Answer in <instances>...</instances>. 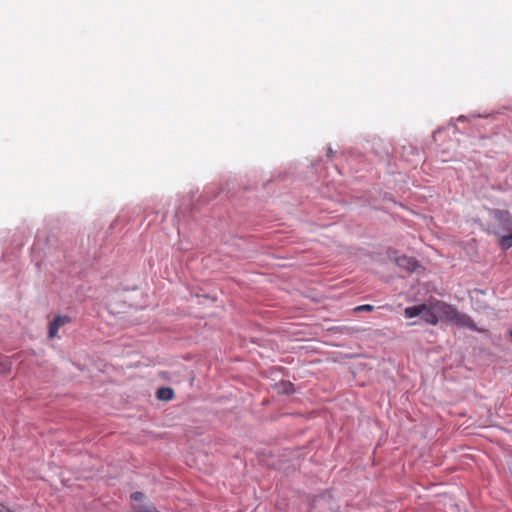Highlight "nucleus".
<instances>
[{"label":"nucleus","instance_id":"obj_11","mask_svg":"<svg viewBox=\"0 0 512 512\" xmlns=\"http://www.w3.org/2000/svg\"><path fill=\"white\" fill-rule=\"evenodd\" d=\"M0 512H2V511L0 510Z\"/></svg>","mask_w":512,"mask_h":512},{"label":"nucleus","instance_id":"obj_4","mask_svg":"<svg viewBox=\"0 0 512 512\" xmlns=\"http://www.w3.org/2000/svg\"><path fill=\"white\" fill-rule=\"evenodd\" d=\"M71 322V318L64 315H57L54 320L49 324L48 336L49 338L56 337L59 329Z\"/></svg>","mask_w":512,"mask_h":512},{"label":"nucleus","instance_id":"obj_3","mask_svg":"<svg viewBox=\"0 0 512 512\" xmlns=\"http://www.w3.org/2000/svg\"><path fill=\"white\" fill-rule=\"evenodd\" d=\"M404 315L406 318H414L420 316L421 319L429 325H437L439 318L434 310V300H430L426 304H420L405 308Z\"/></svg>","mask_w":512,"mask_h":512},{"label":"nucleus","instance_id":"obj_1","mask_svg":"<svg viewBox=\"0 0 512 512\" xmlns=\"http://www.w3.org/2000/svg\"><path fill=\"white\" fill-rule=\"evenodd\" d=\"M494 223L489 225L488 233L498 238L502 250L512 247V214L508 210L492 209L490 211Z\"/></svg>","mask_w":512,"mask_h":512},{"label":"nucleus","instance_id":"obj_5","mask_svg":"<svg viewBox=\"0 0 512 512\" xmlns=\"http://www.w3.org/2000/svg\"><path fill=\"white\" fill-rule=\"evenodd\" d=\"M156 396L159 400L169 401L174 397V391L169 387H161L157 390Z\"/></svg>","mask_w":512,"mask_h":512},{"label":"nucleus","instance_id":"obj_10","mask_svg":"<svg viewBox=\"0 0 512 512\" xmlns=\"http://www.w3.org/2000/svg\"><path fill=\"white\" fill-rule=\"evenodd\" d=\"M510 336L512 337V331L509 332Z\"/></svg>","mask_w":512,"mask_h":512},{"label":"nucleus","instance_id":"obj_2","mask_svg":"<svg viewBox=\"0 0 512 512\" xmlns=\"http://www.w3.org/2000/svg\"><path fill=\"white\" fill-rule=\"evenodd\" d=\"M434 310L437 312L439 321L454 324L458 327L468 328L473 331L484 332L477 328L470 316L460 312L455 306L441 300H434Z\"/></svg>","mask_w":512,"mask_h":512},{"label":"nucleus","instance_id":"obj_9","mask_svg":"<svg viewBox=\"0 0 512 512\" xmlns=\"http://www.w3.org/2000/svg\"><path fill=\"white\" fill-rule=\"evenodd\" d=\"M374 310V306L370 305V304H365V305H360V306H357L355 308V311L356 312H359V311H367V312H371Z\"/></svg>","mask_w":512,"mask_h":512},{"label":"nucleus","instance_id":"obj_7","mask_svg":"<svg viewBox=\"0 0 512 512\" xmlns=\"http://www.w3.org/2000/svg\"><path fill=\"white\" fill-rule=\"evenodd\" d=\"M11 371V362L0 354V374H8Z\"/></svg>","mask_w":512,"mask_h":512},{"label":"nucleus","instance_id":"obj_8","mask_svg":"<svg viewBox=\"0 0 512 512\" xmlns=\"http://www.w3.org/2000/svg\"><path fill=\"white\" fill-rule=\"evenodd\" d=\"M403 262L407 263V268L409 270H411V271H414L416 266H417V263H416L415 260L407 258V257H403V258L398 259V264L399 265H403Z\"/></svg>","mask_w":512,"mask_h":512},{"label":"nucleus","instance_id":"obj_6","mask_svg":"<svg viewBox=\"0 0 512 512\" xmlns=\"http://www.w3.org/2000/svg\"><path fill=\"white\" fill-rule=\"evenodd\" d=\"M277 390H278V392L284 393V394H291L295 391L294 385L288 381H283V382L277 384Z\"/></svg>","mask_w":512,"mask_h":512}]
</instances>
